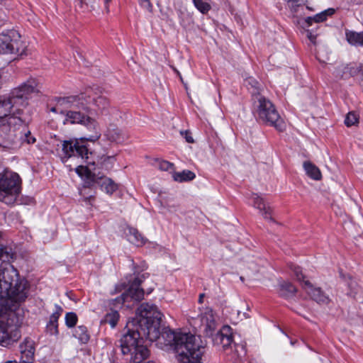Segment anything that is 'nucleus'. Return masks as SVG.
<instances>
[{
	"label": "nucleus",
	"instance_id": "nucleus-1",
	"mask_svg": "<svg viewBox=\"0 0 363 363\" xmlns=\"http://www.w3.org/2000/svg\"><path fill=\"white\" fill-rule=\"evenodd\" d=\"M137 319L131 324H138L136 329L127 327L128 331L119 340L123 354L131 353L130 362L143 363L149 356V350L143 345V337L150 342L157 341L162 349H172L179 363H201L203 347L201 339L191 333H176L169 328L160 331L162 314L156 306L143 303L137 311Z\"/></svg>",
	"mask_w": 363,
	"mask_h": 363
},
{
	"label": "nucleus",
	"instance_id": "nucleus-2",
	"mask_svg": "<svg viewBox=\"0 0 363 363\" xmlns=\"http://www.w3.org/2000/svg\"><path fill=\"white\" fill-rule=\"evenodd\" d=\"M30 293V284L9 264L0 269V345L6 347L21 337L22 304Z\"/></svg>",
	"mask_w": 363,
	"mask_h": 363
},
{
	"label": "nucleus",
	"instance_id": "nucleus-3",
	"mask_svg": "<svg viewBox=\"0 0 363 363\" xmlns=\"http://www.w3.org/2000/svg\"><path fill=\"white\" fill-rule=\"evenodd\" d=\"M38 91L35 79H29L12 90L8 96H0V120L6 121L10 125L11 121L21 123L19 116L28 105L29 96Z\"/></svg>",
	"mask_w": 363,
	"mask_h": 363
},
{
	"label": "nucleus",
	"instance_id": "nucleus-4",
	"mask_svg": "<svg viewBox=\"0 0 363 363\" xmlns=\"http://www.w3.org/2000/svg\"><path fill=\"white\" fill-rule=\"evenodd\" d=\"M201 329L206 337L211 338L214 345H222L224 349L228 347L233 342L232 329L228 325H224L218 329L212 309L207 308L201 315Z\"/></svg>",
	"mask_w": 363,
	"mask_h": 363
},
{
	"label": "nucleus",
	"instance_id": "nucleus-5",
	"mask_svg": "<svg viewBox=\"0 0 363 363\" xmlns=\"http://www.w3.org/2000/svg\"><path fill=\"white\" fill-rule=\"evenodd\" d=\"M255 113L259 121L274 126L279 131L284 129L285 124L274 104L264 96L257 94L254 99Z\"/></svg>",
	"mask_w": 363,
	"mask_h": 363
},
{
	"label": "nucleus",
	"instance_id": "nucleus-6",
	"mask_svg": "<svg viewBox=\"0 0 363 363\" xmlns=\"http://www.w3.org/2000/svg\"><path fill=\"white\" fill-rule=\"evenodd\" d=\"M21 178L16 173L0 174V201L6 204L13 203L21 193Z\"/></svg>",
	"mask_w": 363,
	"mask_h": 363
},
{
	"label": "nucleus",
	"instance_id": "nucleus-7",
	"mask_svg": "<svg viewBox=\"0 0 363 363\" xmlns=\"http://www.w3.org/2000/svg\"><path fill=\"white\" fill-rule=\"evenodd\" d=\"M25 52V46L20 39L18 33L11 30L6 33H0V55H22Z\"/></svg>",
	"mask_w": 363,
	"mask_h": 363
},
{
	"label": "nucleus",
	"instance_id": "nucleus-8",
	"mask_svg": "<svg viewBox=\"0 0 363 363\" xmlns=\"http://www.w3.org/2000/svg\"><path fill=\"white\" fill-rule=\"evenodd\" d=\"M149 277V274L143 273L138 274L130 283L127 291L123 293L120 297L116 298L114 301L119 304H123L128 298L139 301L143 298L145 289L144 286H141L146 278ZM153 290V287L146 289L147 293L150 294Z\"/></svg>",
	"mask_w": 363,
	"mask_h": 363
},
{
	"label": "nucleus",
	"instance_id": "nucleus-9",
	"mask_svg": "<svg viewBox=\"0 0 363 363\" xmlns=\"http://www.w3.org/2000/svg\"><path fill=\"white\" fill-rule=\"evenodd\" d=\"M75 99L77 106L74 108H69L65 113L64 123L81 124L84 123L87 115L82 113V111L88 109L87 104L90 102L91 98L86 99L84 94L73 96Z\"/></svg>",
	"mask_w": 363,
	"mask_h": 363
},
{
	"label": "nucleus",
	"instance_id": "nucleus-10",
	"mask_svg": "<svg viewBox=\"0 0 363 363\" xmlns=\"http://www.w3.org/2000/svg\"><path fill=\"white\" fill-rule=\"evenodd\" d=\"M62 159H69L71 157L78 156L82 159H88V149L84 144L83 138L74 140H65L62 145Z\"/></svg>",
	"mask_w": 363,
	"mask_h": 363
},
{
	"label": "nucleus",
	"instance_id": "nucleus-11",
	"mask_svg": "<svg viewBox=\"0 0 363 363\" xmlns=\"http://www.w3.org/2000/svg\"><path fill=\"white\" fill-rule=\"evenodd\" d=\"M34 341L30 338H26L20 345L22 363H33L34 361Z\"/></svg>",
	"mask_w": 363,
	"mask_h": 363
},
{
	"label": "nucleus",
	"instance_id": "nucleus-12",
	"mask_svg": "<svg viewBox=\"0 0 363 363\" xmlns=\"http://www.w3.org/2000/svg\"><path fill=\"white\" fill-rule=\"evenodd\" d=\"M76 104L74 96L58 98L56 100L55 106L50 108V111L65 116L66 110L69 108H74Z\"/></svg>",
	"mask_w": 363,
	"mask_h": 363
},
{
	"label": "nucleus",
	"instance_id": "nucleus-13",
	"mask_svg": "<svg viewBox=\"0 0 363 363\" xmlns=\"http://www.w3.org/2000/svg\"><path fill=\"white\" fill-rule=\"evenodd\" d=\"M82 125L86 127L88 130L90 132V134L87 137L82 138L84 142L85 140L94 142L100 138L101 133L99 124L94 118L88 116L84 121V123Z\"/></svg>",
	"mask_w": 363,
	"mask_h": 363
},
{
	"label": "nucleus",
	"instance_id": "nucleus-14",
	"mask_svg": "<svg viewBox=\"0 0 363 363\" xmlns=\"http://www.w3.org/2000/svg\"><path fill=\"white\" fill-rule=\"evenodd\" d=\"M303 287L306 291L318 303H327L329 301V298L320 288H315L309 282V281H303Z\"/></svg>",
	"mask_w": 363,
	"mask_h": 363
},
{
	"label": "nucleus",
	"instance_id": "nucleus-15",
	"mask_svg": "<svg viewBox=\"0 0 363 363\" xmlns=\"http://www.w3.org/2000/svg\"><path fill=\"white\" fill-rule=\"evenodd\" d=\"M252 199L254 207L259 210L264 218L272 220V218L271 217L272 208L264 202L263 199L257 194H253Z\"/></svg>",
	"mask_w": 363,
	"mask_h": 363
},
{
	"label": "nucleus",
	"instance_id": "nucleus-16",
	"mask_svg": "<svg viewBox=\"0 0 363 363\" xmlns=\"http://www.w3.org/2000/svg\"><path fill=\"white\" fill-rule=\"evenodd\" d=\"M63 311L62 308L60 306L55 305V311L50 317L49 323L47 325V328L51 335L58 334V319Z\"/></svg>",
	"mask_w": 363,
	"mask_h": 363
},
{
	"label": "nucleus",
	"instance_id": "nucleus-17",
	"mask_svg": "<svg viewBox=\"0 0 363 363\" xmlns=\"http://www.w3.org/2000/svg\"><path fill=\"white\" fill-rule=\"evenodd\" d=\"M106 136L109 140L116 143H121L125 138L122 130L113 124L108 128Z\"/></svg>",
	"mask_w": 363,
	"mask_h": 363
},
{
	"label": "nucleus",
	"instance_id": "nucleus-18",
	"mask_svg": "<svg viewBox=\"0 0 363 363\" xmlns=\"http://www.w3.org/2000/svg\"><path fill=\"white\" fill-rule=\"evenodd\" d=\"M335 10L333 9H329L324 11L320 12L315 15L314 16L307 17L304 19L306 26L309 27L312 26L313 23H320L326 20L327 17L334 13Z\"/></svg>",
	"mask_w": 363,
	"mask_h": 363
},
{
	"label": "nucleus",
	"instance_id": "nucleus-19",
	"mask_svg": "<svg viewBox=\"0 0 363 363\" xmlns=\"http://www.w3.org/2000/svg\"><path fill=\"white\" fill-rule=\"evenodd\" d=\"M94 167L89 164L88 167L79 166L76 168V172L81 177H85L93 182L99 183L98 178L95 172Z\"/></svg>",
	"mask_w": 363,
	"mask_h": 363
},
{
	"label": "nucleus",
	"instance_id": "nucleus-20",
	"mask_svg": "<svg viewBox=\"0 0 363 363\" xmlns=\"http://www.w3.org/2000/svg\"><path fill=\"white\" fill-rule=\"evenodd\" d=\"M303 168L306 174L314 180H320L322 177L321 172L318 167L311 162H304Z\"/></svg>",
	"mask_w": 363,
	"mask_h": 363
},
{
	"label": "nucleus",
	"instance_id": "nucleus-21",
	"mask_svg": "<svg viewBox=\"0 0 363 363\" xmlns=\"http://www.w3.org/2000/svg\"><path fill=\"white\" fill-rule=\"evenodd\" d=\"M279 292L280 296L284 298H290L296 293V288L290 282L282 281L279 284Z\"/></svg>",
	"mask_w": 363,
	"mask_h": 363
},
{
	"label": "nucleus",
	"instance_id": "nucleus-22",
	"mask_svg": "<svg viewBox=\"0 0 363 363\" xmlns=\"http://www.w3.org/2000/svg\"><path fill=\"white\" fill-rule=\"evenodd\" d=\"M127 235L128 240L136 246H142L146 242L145 238L135 228H130Z\"/></svg>",
	"mask_w": 363,
	"mask_h": 363
},
{
	"label": "nucleus",
	"instance_id": "nucleus-23",
	"mask_svg": "<svg viewBox=\"0 0 363 363\" xmlns=\"http://www.w3.org/2000/svg\"><path fill=\"white\" fill-rule=\"evenodd\" d=\"M13 253L11 248L0 246V259L2 260V263L0 265V269L4 265L9 264L18 272V270L9 263V261L13 259Z\"/></svg>",
	"mask_w": 363,
	"mask_h": 363
},
{
	"label": "nucleus",
	"instance_id": "nucleus-24",
	"mask_svg": "<svg viewBox=\"0 0 363 363\" xmlns=\"http://www.w3.org/2000/svg\"><path fill=\"white\" fill-rule=\"evenodd\" d=\"M98 179L101 180V187L102 190H104L107 194H112L114 191H116L118 189V186L116 184L113 182L111 179L102 177H98Z\"/></svg>",
	"mask_w": 363,
	"mask_h": 363
},
{
	"label": "nucleus",
	"instance_id": "nucleus-25",
	"mask_svg": "<svg viewBox=\"0 0 363 363\" xmlns=\"http://www.w3.org/2000/svg\"><path fill=\"white\" fill-rule=\"evenodd\" d=\"M119 318L120 315L117 311L111 310L110 311L107 312L106 314L104 315L103 320H101V323H108L111 325L112 328H113L116 326Z\"/></svg>",
	"mask_w": 363,
	"mask_h": 363
},
{
	"label": "nucleus",
	"instance_id": "nucleus-26",
	"mask_svg": "<svg viewBox=\"0 0 363 363\" xmlns=\"http://www.w3.org/2000/svg\"><path fill=\"white\" fill-rule=\"evenodd\" d=\"M74 335L82 344L87 343L90 338V335L88 333V330H87L86 327H85L84 325L78 326L75 330Z\"/></svg>",
	"mask_w": 363,
	"mask_h": 363
},
{
	"label": "nucleus",
	"instance_id": "nucleus-27",
	"mask_svg": "<svg viewBox=\"0 0 363 363\" xmlns=\"http://www.w3.org/2000/svg\"><path fill=\"white\" fill-rule=\"evenodd\" d=\"M195 177V174L190 170H184L181 172H175L173 174L174 179L179 182L193 180Z\"/></svg>",
	"mask_w": 363,
	"mask_h": 363
},
{
	"label": "nucleus",
	"instance_id": "nucleus-28",
	"mask_svg": "<svg viewBox=\"0 0 363 363\" xmlns=\"http://www.w3.org/2000/svg\"><path fill=\"white\" fill-rule=\"evenodd\" d=\"M346 37L350 44L363 45V32H349L346 33Z\"/></svg>",
	"mask_w": 363,
	"mask_h": 363
},
{
	"label": "nucleus",
	"instance_id": "nucleus-29",
	"mask_svg": "<svg viewBox=\"0 0 363 363\" xmlns=\"http://www.w3.org/2000/svg\"><path fill=\"white\" fill-rule=\"evenodd\" d=\"M91 101L98 108L99 110L104 111L109 107L110 103L108 99L103 95L98 96L91 99Z\"/></svg>",
	"mask_w": 363,
	"mask_h": 363
},
{
	"label": "nucleus",
	"instance_id": "nucleus-30",
	"mask_svg": "<svg viewBox=\"0 0 363 363\" xmlns=\"http://www.w3.org/2000/svg\"><path fill=\"white\" fill-rule=\"evenodd\" d=\"M245 84L249 89H252V94L254 96V99L255 98V96L259 94L258 91L259 88V83L255 79H254L253 77H248L245 79Z\"/></svg>",
	"mask_w": 363,
	"mask_h": 363
},
{
	"label": "nucleus",
	"instance_id": "nucleus-31",
	"mask_svg": "<svg viewBox=\"0 0 363 363\" xmlns=\"http://www.w3.org/2000/svg\"><path fill=\"white\" fill-rule=\"evenodd\" d=\"M77 315L74 312L67 313L65 315V324L68 328H73L77 323Z\"/></svg>",
	"mask_w": 363,
	"mask_h": 363
},
{
	"label": "nucleus",
	"instance_id": "nucleus-32",
	"mask_svg": "<svg viewBox=\"0 0 363 363\" xmlns=\"http://www.w3.org/2000/svg\"><path fill=\"white\" fill-rule=\"evenodd\" d=\"M358 123L357 116L354 112H350L345 120V123L347 127L355 125Z\"/></svg>",
	"mask_w": 363,
	"mask_h": 363
},
{
	"label": "nucleus",
	"instance_id": "nucleus-33",
	"mask_svg": "<svg viewBox=\"0 0 363 363\" xmlns=\"http://www.w3.org/2000/svg\"><path fill=\"white\" fill-rule=\"evenodd\" d=\"M193 1H194L195 6L201 12H202L203 13L207 12L210 9V6L207 3L203 2V0H193Z\"/></svg>",
	"mask_w": 363,
	"mask_h": 363
},
{
	"label": "nucleus",
	"instance_id": "nucleus-34",
	"mask_svg": "<svg viewBox=\"0 0 363 363\" xmlns=\"http://www.w3.org/2000/svg\"><path fill=\"white\" fill-rule=\"evenodd\" d=\"M290 269L294 272V275L296 276L298 281H301L303 279L302 271L298 266L291 264Z\"/></svg>",
	"mask_w": 363,
	"mask_h": 363
},
{
	"label": "nucleus",
	"instance_id": "nucleus-35",
	"mask_svg": "<svg viewBox=\"0 0 363 363\" xmlns=\"http://www.w3.org/2000/svg\"><path fill=\"white\" fill-rule=\"evenodd\" d=\"M158 166L161 170L168 171L173 167V164L166 160H160L158 162Z\"/></svg>",
	"mask_w": 363,
	"mask_h": 363
},
{
	"label": "nucleus",
	"instance_id": "nucleus-36",
	"mask_svg": "<svg viewBox=\"0 0 363 363\" xmlns=\"http://www.w3.org/2000/svg\"><path fill=\"white\" fill-rule=\"evenodd\" d=\"M140 4L142 7L147 9V11H152V6L149 0H140Z\"/></svg>",
	"mask_w": 363,
	"mask_h": 363
},
{
	"label": "nucleus",
	"instance_id": "nucleus-37",
	"mask_svg": "<svg viewBox=\"0 0 363 363\" xmlns=\"http://www.w3.org/2000/svg\"><path fill=\"white\" fill-rule=\"evenodd\" d=\"M181 135L184 136L185 140L189 143H193L194 142L193 138L190 135V133L188 130L181 131Z\"/></svg>",
	"mask_w": 363,
	"mask_h": 363
},
{
	"label": "nucleus",
	"instance_id": "nucleus-38",
	"mask_svg": "<svg viewBox=\"0 0 363 363\" xmlns=\"http://www.w3.org/2000/svg\"><path fill=\"white\" fill-rule=\"evenodd\" d=\"M26 137L27 143L29 144L34 143L35 142V138L34 137L30 136V133L28 131V133L25 134Z\"/></svg>",
	"mask_w": 363,
	"mask_h": 363
},
{
	"label": "nucleus",
	"instance_id": "nucleus-39",
	"mask_svg": "<svg viewBox=\"0 0 363 363\" xmlns=\"http://www.w3.org/2000/svg\"><path fill=\"white\" fill-rule=\"evenodd\" d=\"M98 0H80V3H81V4H85L86 5H91V6H92Z\"/></svg>",
	"mask_w": 363,
	"mask_h": 363
},
{
	"label": "nucleus",
	"instance_id": "nucleus-40",
	"mask_svg": "<svg viewBox=\"0 0 363 363\" xmlns=\"http://www.w3.org/2000/svg\"><path fill=\"white\" fill-rule=\"evenodd\" d=\"M308 37L311 42H314V40L315 39V36L313 35L311 33H308Z\"/></svg>",
	"mask_w": 363,
	"mask_h": 363
},
{
	"label": "nucleus",
	"instance_id": "nucleus-41",
	"mask_svg": "<svg viewBox=\"0 0 363 363\" xmlns=\"http://www.w3.org/2000/svg\"><path fill=\"white\" fill-rule=\"evenodd\" d=\"M204 294H201L199 298V303H202L204 298Z\"/></svg>",
	"mask_w": 363,
	"mask_h": 363
},
{
	"label": "nucleus",
	"instance_id": "nucleus-42",
	"mask_svg": "<svg viewBox=\"0 0 363 363\" xmlns=\"http://www.w3.org/2000/svg\"><path fill=\"white\" fill-rule=\"evenodd\" d=\"M242 316H243V318H250V316H249L247 313H242Z\"/></svg>",
	"mask_w": 363,
	"mask_h": 363
},
{
	"label": "nucleus",
	"instance_id": "nucleus-43",
	"mask_svg": "<svg viewBox=\"0 0 363 363\" xmlns=\"http://www.w3.org/2000/svg\"><path fill=\"white\" fill-rule=\"evenodd\" d=\"M286 1H287L288 3H294V2H297V0H285Z\"/></svg>",
	"mask_w": 363,
	"mask_h": 363
},
{
	"label": "nucleus",
	"instance_id": "nucleus-44",
	"mask_svg": "<svg viewBox=\"0 0 363 363\" xmlns=\"http://www.w3.org/2000/svg\"><path fill=\"white\" fill-rule=\"evenodd\" d=\"M6 363H17L16 361H8Z\"/></svg>",
	"mask_w": 363,
	"mask_h": 363
},
{
	"label": "nucleus",
	"instance_id": "nucleus-45",
	"mask_svg": "<svg viewBox=\"0 0 363 363\" xmlns=\"http://www.w3.org/2000/svg\"><path fill=\"white\" fill-rule=\"evenodd\" d=\"M111 0H104V2L106 4H107L108 2H110Z\"/></svg>",
	"mask_w": 363,
	"mask_h": 363
},
{
	"label": "nucleus",
	"instance_id": "nucleus-46",
	"mask_svg": "<svg viewBox=\"0 0 363 363\" xmlns=\"http://www.w3.org/2000/svg\"><path fill=\"white\" fill-rule=\"evenodd\" d=\"M240 313H240V311H238V316H240Z\"/></svg>",
	"mask_w": 363,
	"mask_h": 363
},
{
	"label": "nucleus",
	"instance_id": "nucleus-47",
	"mask_svg": "<svg viewBox=\"0 0 363 363\" xmlns=\"http://www.w3.org/2000/svg\"><path fill=\"white\" fill-rule=\"evenodd\" d=\"M110 159H111V157H106L104 160H110Z\"/></svg>",
	"mask_w": 363,
	"mask_h": 363
}]
</instances>
